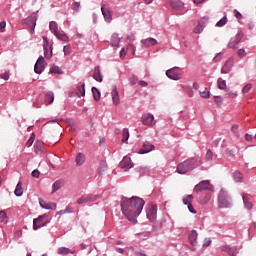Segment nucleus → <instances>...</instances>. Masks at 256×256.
Returning a JSON list of instances; mask_svg holds the SVG:
<instances>
[{
  "mask_svg": "<svg viewBox=\"0 0 256 256\" xmlns=\"http://www.w3.org/2000/svg\"><path fill=\"white\" fill-rule=\"evenodd\" d=\"M120 205L121 211L128 221L137 223V216L141 215V211L145 207V200L137 196L131 198L123 197Z\"/></svg>",
  "mask_w": 256,
  "mask_h": 256,
  "instance_id": "f257e3e1",
  "label": "nucleus"
},
{
  "mask_svg": "<svg viewBox=\"0 0 256 256\" xmlns=\"http://www.w3.org/2000/svg\"><path fill=\"white\" fill-rule=\"evenodd\" d=\"M201 165V158H191L186 160L177 166V173L180 175H185L188 171H193V169L199 167Z\"/></svg>",
  "mask_w": 256,
  "mask_h": 256,
  "instance_id": "f03ea898",
  "label": "nucleus"
},
{
  "mask_svg": "<svg viewBox=\"0 0 256 256\" xmlns=\"http://www.w3.org/2000/svg\"><path fill=\"white\" fill-rule=\"evenodd\" d=\"M218 207L219 209H229L233 207V198L229 195V192L225 189H221L218 194Z\"/></svg>",
  "mask_w": 256,
  "mask_h": 256,
  "instance_id": "7ed1b4c3",
  "label": "nucleus"
},
{
  "mask_svg": "<svg viewBox=\"0 0 256 256\" xmlns=\"http://www.w3.org/2000/svg\"><path fill=\"white\" fill-rule=\"evenodd\" d=\"M195 193H201V191H213V185L209 180H203L198 183L194 188Z\"/></svg>",
  "mask_w": 256,
  "mask_h": 256,
  "instance_id": "20e7f679",
  "label": "nucleus"
},
{
  "mask_svg": "<svg viewBox=\"0 0 256 256\" xmlns=\"http://www.w3.org/2000/svg\"><path fill=\"white\" fill-rule=\"evenodd\" d=\"M141 121H142L143 125H146V127H155V125H157L155 116L151 113L143 114L141 117Z\"/></svg>",
  "mask_w": 256,
  "mask_h": 256,
  "instance_id": "39448f33",
  "label": "nucleus"
},
{
  "mask_svg": "<svg viewBox=\"0 0 256 256\" xmlns=\"http://www.w3.org/2000/svg\"><path fill=\"white\" fill-rule=\"evenodd\" d=\"M99 199V196L93 195V194H88L80 197L77 200L78 205H83V203H93V201H97Z\"/></svg>",
  "mask_w": 256,
  "mask_h": 256,
  "instance_id": "423d86ee",
  "label": "nucleus"
},
{
  "mask_svg": "<svg viewBox=\"0 0 256 256\" xmlns=\"http://www.w3.org/2000/svg\"><path fill=\"white\" fill-rule=\"evenodd\" d=\"M242 40H243V34L239 32L237 36H235L234 38H231L230 42L228 43V48L238 49L239 47H237V45L241 43Z\"/></svg>",
  "mask_w": 256,
  "mask_h": 256,
  "instance_id": "0eeeda50",
  "label": "nucleus"
},
{
  "mask_svg": "<svg viewBox=\"0 0 256 256\" xmlns=\"http://www.w3.org/2000/svg\"><path fill=\"white\" fill-rule=\"evenodd\" d=\"M44 62H45V58H43V56H40L35 63L34 71L38 75H41L43 71H45V65H43Z\"/></svg>",
  "mask_w": 256,
  "mask_h": 256,
  "instance_id": "6e6552de",
  "label": "nucleus"
},
{
  "mask_svg": "<svg viewBox=\"0 0 256 256\" xmlns=\"http://www.w3.org/2000/svg\"><path fill=\"white\" fill-rule=\"evenodd\" d=\"M101 12L102 15L106 21V23H111V21H113V16L111 15V10H109V8H107V5L103 4L101 5Z\"/></svg>",
  "mask_w": 256,
  "mask_h": 256,
  "instance_id": "1a4fd4ad",
  "label": "nucleus"
},
{
  "mask_svg": "<svg viewBox=\"0 0 256 256\" xmlns=\"http://www.w3.org/2000/svg\"><path fill=\"white\" fill-rule=\"evenodd\" d=\"M43 219H45V215H41L33 220L34 231H37L38 229H41V227H45V225H47V223H45Z\"/></svg>",
  "mask_w": 256,
  "mask_h": 256,
  "instance_id": "9d476101",
  "label": "nucleus"
},
{
  "mask_svg": "<svg viewBox=\"0 0 256 256\" xmlns=\"http://www.w3.org/2000/svg\"><path fill=\"white\" fill-rule=\"evenodd\" d=\"M166 76L169 79H172L173 81H179V79H181V74H179V72H177L176 68H171V69L167 70Z\"/></svg>",
  "mask_w": 256,
  "mask_h": 256,
  "instance_id": "9b49d317",
  "label": "nucleus"
},
{
  "mask_svg": "<svg viewBox=\"0 0 256 256\" xmlns=\"http://www.w3.org/2000/svg\"><path fill=\"white\" fill-rule=\"evenodd\" d=\"M153 150H155V145L150 142H144L142 148L139 150V154L145 155V153H151Z\"/></svg>",
  "mask_w": 256,
  "mask_h": 256,
  "instance_id": "f8f14e48",
  "label": "nucleus"
},
{
  "mask_svg": "<svg viewBox=\"0 0 256 256\" xmlns=\"http://www.w3.org/2000/svg\"><path fill=\"white\" fill-rule=\"evenodd\" d=\"M147 217L149 221L152 223L157 221V205H153L148 211H147Z\"/></svg>",
  "mask_w": 256,
  "mask_h": 256,
  "instance_id": "ddd939ff",
  "label": "nucleus"
},
{
  "mask_svg": "<svg viewBox=\"0 0 256 256\" xmlns=\"http://www.w3.org/2000/svg\"><path fill=\"white\" fill-rule=\"evenodd\" d=\"M39 204H40V207H42V209H47L52 211H55V209H57V204L47 202L43 199H39Z\"/></svg>",
  "mask_w": 256,
  "mask_h": 256,
  "instance_id": "4468645a",
  "label": "nucleus"
},
{
  "mask_svg": "<svg viewBox=\"0 0 256 256\" xmlns=\"http://www.w3.org/2000/svg\"><path fill=\"white\" fill-rule=\"evenodd\" d=\"M24 21H25L26 25H28V27H30L31 33L32 34L35 33V26L37 25V18L31 16V17L26 18Z\"/></svg>",
  "mask_w": 256,
  "mask_h": 256,
  "instance_id": "2eb2a0df",
  "label": "nucleus"
},
{
  "mask_svg": "<svg viewBox=\"0 0 256 256\" xmlns=\"http://www.w3.org/2000/svg\"><path fill=\"white\" fill-rule=\"evenodd\" d=\"M231 69H233V58H229L221 69V73L227 74L231 73Z\"/></svg>",
  "mask_w": 256,
  "mask_h": 256,
  "instance_id": "dca6fc26",
  "label": "nucleus"
},
{
  "mask_svg": "<svg viewBox=\"0 0 256 256\" xmlns=\"http://www.w3.org/2000/svg\"><path fill=\"white\" fill-rule=\"evenodd\" d=\"M93 79L98 81V83L103 82V74H101V68H99V66H96L94 69Z\"/></svg>",
  "mask_w": 256,
  "mask_h": 256,
  "instance_id": "f3484780",
  "label": "nucleus"
},
{
  "mask_svg": "<svg viewBox=\"0 0 256 256\" xmlns=\"http://www.w3.org/2000/svg\"><path fill=\"white\" fill-rule=\"evenodd\" d=\"M120 165L122 169H131V167H133L131 165V158L128 156L123 158V160L120 162Z\"/></svg>",
  "mask_w": 256,
  "mask_h": 256,
  "instance_id": "a211bd4d",
  "label": "nucleus"
},
{
  "mask_svg": "<svg viewBox=\"0 0 256 256\" xmlns=\"http://www.w3.org/2000/svg\"><path fill=\"white\" fill-rule=\"evenodd\" d=\"M112 100L114 105H119L120 99H119V92L117 91V86H113Z\"/></svg>",
  "mask_w": 256,
  "mask_h": 256,
  "instance_id": "6ab92c4d",
  "label": "nucleus"
},
{
  "mask_svg": "<svg viewBox=\"0 0 256 256\" xmlns=\"http://www.w3.org/2000/svg\"><path fill=\"white\" fill-rule=\"evenodd\" d=\"M142 45L145 47H153V45H157V40L154 38H147L141 41Z\"/></svg>",
  "mask_w": 256,
  "mask_h": 256,
  "instance_id": "aec40b11",
  "label": "nucleus"
},
{
  "mask_svg": "<svg viewBox=\"0 0 256 256\" xmlns=\"http://www.w3.org/2000/svg\"><path fill=\"white\" fill-rule=\"evenodd\" d=\"M75 163H76L77 167H81V165H83V163H85V154L79 152L76 155Z\"/></svg>",
  "mask_w": 256,
  "mask_h": 256,
  "instance_id": "412c9836",
  "label": "nucleus"
},
{
  "mask_svg": "<svg viewBox=\"0 0 256 256\" xmlns=\"http://www.w3.org/2000/svg\"><path fill=\"white\" fill-rule=\"evenodd\" d=\"M209 201H211V193H206L199 197V203H201V205H207Z\"/></svg>",
  "mask_w": 256,
  "mask_h": 256,
  "instance_id": "4be33fe9",
  "label": "nucleus"
},
{
  "mask_svg": "<svg viewBox=\"0 0 256 256\" xmlns=\"http://www.w3.org/2000/svg\"><path fill=\"white\" fill-rule=\"evenodd\" d=\"M197 237H198L197 230H192V232L189 235V241L193 247L197 245Z\"/></svg>",
  "mask_w": 256,
  "mask_h": 256,
  "instance_id": "5701e85b",
  "label": "nucleus"
},
{
  "mask_svg": "<svg viewBox=\"0 0 256 256\" xmlns=\"http://www.w3.org/2000/svg\"><path fill=\"white\" fill-rule=\"evenodd\" d=\"M73 253H75V250H71L67 247H60L58 248V255H73Z\"/></svg>",
  "mask_w": 256,
  "mask_h": 256,
  "instance_id": "b1692460",
  "label": "nucleus"
},
{
  "mask_svg": "<svg viewBox=\"0 0 256 256\" xmlns=\"http://www.w3.org/2000/svg\"><path fill=\"white\" fill-rule=\"evenodd\" d=\"M49 29L54 35H57L59 33V25L55 21L50 22Z\"/></svg>",
  "mask_w": 256,
  "mask_h": 256,
  "instance_id": "393cba45",
  "label": "nucleus"
},
{
  "mask_svg": "<svg viewBox=\"0 0 256 256\" xmlns=\"http://www.w3.org/2000/svg\"><path fill=\"white\" fill-rule=\"evenodd\" d=\"M120 41H121V39L119 38V35L113 34L111 37L110 43H111L112 47H119Z\"/></svg>",
  "mask_w": 256,
  "mask_h": 256,
  "instance_id": "a878e982",
  "label": "nucleus"
},
{
  "mask_svg": "<svg viewBox=\"0 0 256 256\" xmlns=\"http://www.w3.org/2000/svg\"><path fill=\"white\" fill-rule=\"evenodd\" d=\"M61 187H63V180H57L52 185V193H57V191H59V189H61Z\"/></svg>",
  "mask_w": 256,
  "mask_h": 256,
  "instance_id": "bb28decb",
  "label": "nucleus"
},
{
  "mask_svg": "<svg viewBox=\"0 0 256 256\" xmlns=\"http://www.w3.org/2000/svg\"><path fill=\"white\" fill-rule=\"evenodd\" d=\"M242 199H243L244 207L246 209H253V203L249 201V197L247 195L243 194Z\"/></svg>",
  "mask_w": 256,
  "mask_h": 256,
  "instance_id": "cd10ccee",
  "label": "nucleus"
},
{
  "mask_svg": "<svg viewBox=\"0 0 256 256\" xmlns=\"http://www.w3.org/2000/svg\"><path fill=\"white\" fill-rule=\"evenodd\" d=\"M183 2L182 1H175V0H171L170 1V6L172 7V9H183Z\"/></svg>",
  "mask_w": 256,
  "mask_h": 256,
  "instance_id": "c85d7f7f",
  "label": "nucleus"
},
{
  "mask_svg": "<svg viewBox=\"0 0 256 256\" xmlns=\"http://www.w3.org/2000/svg\"><path fill=\"white\" fill-rule=\"evenodd\" d=\"M223 251H226L229 256H237V249L230 247V246H225L223 248Z\"/></svg>",
  "mask_w": 256,
  "mask_h": 256,
  "instance_id": "c756f323",
  "label": "nucleus"
},
{
  "mask_svg": "<svg viewBox=\"0 0 256 256\" xmlns=\"http://www.w3.org/2000/svg\"><path fill=\"white\" fill-rule=\"evenodd\" d=\"M14 195H16V197H21L23 195V186L21 185V182L16 185Z\"/></svg>",
  "mask_w": 256,
  "mask_h": 256,
  "instance_id": "7c9ffc66",
  "label": "nucleus"
},
{
  "mask_svg": "<svg viewBox=\"0 0 256 256\" xmlns=\"http://www.w3.org/2000/svg\"><path fill=\"white\" fill-rule=\"evenodd\" d=\"M217 85L218 88L222 91H225V89H227V81L223 80V78H218Z\"/></svg>",
  "mask_w": 256,
  "mask_h": 256,
  "instance_id": "2f4dec72",
  "label": "nucleus"
},
{
  "mask_svg": "<svg viewBox=\"0 0 256 256\" xmlns=\"http://www.w3.org/2000/svg\"><path fill=\"white\" fill-rule=\"evenodd\" d=\"M53 101H55V95L53 94V92H48L45 95V103H53Z\"/></svg>",
  "mask_w": 256,
  "mask_h": 256,
  "instance_id": "473e14b6",
  "label": "nucleus"
},
{
  "mask_svg": "<svg viewBox=\"0 0 256 256\" xmlns=\"http://www.w3.org/2000/svg\"><path fill=\"white\" fill-rule=\"evenodd\" d=\"M76 95H78V97H85V84L77 87Z\"/></svg>",
  "mask_w": 256,
  "mask_h": 256,
  "instance_id": "72a5a7b5",
  "label": "nucleus"
},
{
  "mask_svg": "<svg viewBox=\"0 0 256 256\" xmlns=\"http://www.w3.org/2000/svg\"><path fill=\"white\" fill-rule=\"evenodd\" d=\"M92 93L95 101H99L101 99V92L96 87H92Z\"/></svg>",
  "mask_w": 256,
  "mask_h": 256,
  "instance_id": "f704fd0d",
  "label": "nucleus"
},
{
  "mask_svg": "<svg viewBox=\"0 0 256 256\" xmlns=\"http://www.w3.org/2000/svg\"><path fill=\"white\" fill-rule=\"evenodd\" d=\"M122 136H123L122 143H127V141H129V129L128 128L123 129Z\"/></svg>",
  "mask_w": 256,
  "mask_h": 256,
  "instance_id": "c9c22d12",
  "label": "nucleus"
},
{
  "mask_svg": "<svg viewBox=\"0 0 256 256\" xmlns=\"http://www.w3.org/2000/svg\"><path fill=\"white\" fill-rule=\"evenodd\" d=\"M234 179L237 183H241L243 181V174L239 171L234 172Z\"/></svg>",
  "mask_w": 256,
  "mask_h": 256,
  "instance_id": "e433bc0d",
  "label": "nucleus"
},
{
  "mask_svg": "<svg viewBox=\"0 0 256 256\" xmlns=\"http://www.w3.org/2000/svg\"><path fill=\"white\" fill-rule=\"evenodd\" d=\"M50 73H55L56 75H63V70L59 66H53L50 68Z\"/></svg>",
  "mask_w": 256,
  "mask_h": 256,
  "instance_id": "4c0bfd02",
  "label": "nucleus"
},
{
  "mask_svg": "<svg viewBox=\"0 0 256 256\" xmlns=\"http://www.w3.org/2000/svg\"><path fill=\"white\" fill-rule=\"evenodd\" d=\"M183 203L185 205H192L193 203V195H187L186 197L183 198Z\"/></svg>",
  "mask_w": 256,
  "mask_h": 256,
  "instance_id": "58836bf2",
  "label": "nucleus"
},
{
  "mask_svg": "<svg viewBox=\"0 0 256 256\" xmlns=\"http://www.w3.org/2000/svg\"><path fill=\"white\" fill-rule=\"evenodd\" d=\"M205 161H207V163H211L213 161V152L211 150L206 152Z\"/></svg>",
  "mask_w": 256,
  "mask_h": 256,
  "instance_id": "ea45409f",
  "label": "nucleus"
},
{
  "mask_svg": "<svg viewBox=\"0 0 256 256\" xmlns=\"http://www.w3.org/2000/svg\"><path fill=\"white\" fill-rule=\"evenodd\" d=\"M105 171H107V164L105 162H101L98 171L99 175H103Z\"/></svg>",
  "mask_w": 256,
  "mask_h": 256,
  "instance_id": "a19ab883",
  "label": "nucleus"
},
{
  "mask_svg": "<svg viewBox=\"0 0 256 256\" xmlns=\"http://www.w3.org/2000/svg\"><path fill=\"white\" fill-rule=\"evenodd\" d=\"M33 143H35V132H32L30 138L26 142V147H31V145H33Z\"/></svg>",
  "mask_w": 256,
  "mask_h": 256,
  "instance_id": "79ce46f5",
  "label": "nucleus"
},
{
  "mask_svg": "<svg viewBox=\"0 0 256 256\" xmlns=\"http://www.w3.org/2000/svg\"><path fill=\"white\" fill-rule=\"evenodd\" d=\"M227 25V16H224L220 21L216 23V27H225Z\"/></svg>",
  "mask_w": 256,
  "mask_h": 256,
  "instance_id": "37998d69",
  "label": "nucleus"
},
{
  "mask_svg": "<svg viewBox=\"0 0 256 256\" xmlns=\"http://www.w3.org/2000/svg\"><path fill=\"white\" fill-rule=\"evenodd\" d=\"M67 213H73V208L71 206H67L66 209L60 210L58 215H65Z\"/></svg>",
  "mask_w": 256,
  "mask_h": 256,
  "instance_id": "c03bdc74",
  "label": "nucleus"
},
{
  "mask_svg": "<svg viewBox=\"0 0 256 256\" xmlns=\"http://www.w3.org/2000/svg\"><path fill=\"white\" fill-rule=\"evenodd\" d=\"M55 37H58L60 39V41H64L67 43V41H69V37L65 34H59V32L57 34H55Z\"/></svg>",
  "mask_w": 256,
  "mask_h": 256,
  "instance_id": "a18cd8bd",
  "label": "nucleus"
},
{
  "mask_svg": "<svg viewBox=\"0 0 256 256\" xmlns=\"http://www.w3.org/2000/svg\"><path fill=\"white\" fill-rule=\"evenodd\" d=\"M194 33H201L203 31V22H198V25L194 28Z\"/></svg>",
  "mask_w": 256,
  "mask_h": 256,
  "instance_id": "49530a36",
  "label": "nucleus"
},
{
  "mask_svg": "<svg viewBox=\"0 0 256 256\" xmlns=\"http://www.w3.org/2000/svg\"><path fill=\"white\" fill-rule=\"evenodd\" d=\"M250 89H253V84L248 83L246 84L243 89H242V93L246 94L249 93Z\"/></svg>",
  "mask_w": 256,
  "mask_h": 256,
  "instance_id": "de8ad7c7",
  "label": "nucleus"
},
{
  "mask_svg": "<svg viewBox=\"0 0 256 256\" xmlns=\"http://www.w3.org/2000/svg\"><path fill=\"white\" fill-rule=\"evenodd\" d=\"M126 51L131 55H135V46L133 44H128Z\"/></svg>",
  "mask_w": 256,
  "mask_h": 256,
  "instance_id": "09e8293b",
  "label": "nucleus"
},
{
  "mask_svg": "<svg viewBox=\"0 0 256 256\" xmlns=\"http://www.w3.org/2000/svg\"><path fill=\"white\" fill-rule=\"evenodd\" d=\"M43 49L44 51H47V49H49V38H47V36H43Z\"/></svg>",
  "mask_w": 256,
  "mask_h": 256,
  "instance_id": "8fccbe9b",
  "label": "nucleus"
},
{
  "mask_svg": "<svg viewBox=\"0 0 256 256\" xmlns=\"http://www.w3.org/2000/svg\"><path fill=\"white\" fill-rule=\"evenodd\" d=\"M200 97H203V99H209L210 94L209 91H207V88H205L204 91L200 92Z\"/></svg>",
  "mask_w": 256,
  "mask_h": 256,
  "instance_id": "3c124183",
  "label": "nucleus"
},
{
  "mask_svg": "<svg viewBox=\"0 0 256 256\" xmlns=\"http://www.w3.org/2000/svg\"><path fill=\"white\" fill-rule=\"evenodd\" d=\"M5 219H7V213L5 212V210H1L0 211V223H3V221H5Z\"/></svg>",
  "mask_w": 256,
  "mask_h": 256,
  "instance_id": "603ef678",
  "label": "nucleus"
},
{
  "mask_svg": "<svg viewBox=\"0 0 256 256\" xmlns=\"http://www.w3.org/2000/svg\"><path fill=\"white\" fill-rule=\"evenodd\" d=\"M44 57H46V59H51V57H53V51H49V49L44 50Z\"/></svg>",
  "mask_w": 256,
  "mask_h": 256,
  "instance_id": "864d4df0",
  "label": "nucleus"
},
{
  "mask_svg": "<svg viewBox=\"0 0 256 256\" xmlns=\"http://www.w3.org/2000/svg\"><path fill=\"white\" fill-rule=\"evenodd\" d=\"M221 59H223V53H218V54L214 57L213 61H214V63H219V61H221Z\"/></svg>",
  "mask_w": 256,
  "mask_h": 256,
  "instance_id": "5fc2aeb1",
  "label": "nucleus"
},
{
  "mask_svg": "<svg viewBox=\"0 0 256 256\" xmlns=\"http://www.w3.org/2000/svg\"><path fill=\"white\" fill-rule=\"evenodd\" d=\"M80 7H81V4L79 2H74L72 4L73 11H79Z\"/></svg>",
  "mask_w": 256,
  "mask_h": 256,
  "instance_id": "6e6d98bb",
  "label": "nucleus"
},
{
  "mask_svg": "<svg viewBox=\"0 0 256 256\" xmlns=\"http://www.w3.org/2000/svg\"><path fill=\"white\" fill-rule=\"evenodd\" d=\"M214 101L216 105H221L223 103V98H221V96H215Z\"/></svg>",
  "mask_w": 256,
  "mask_h": 256,
  "instance_id": "4d7b16f0",
  "label": "nucleus"
},
{
  "mask_svg": "<svg viewBox=\"0 0 256 256\" xmlns=\"http://www.w3.org/2000/svg\"><path fill=\"white\" fill-rule=\"evenodd\" d=\"M0 79H4L5 81H9V72H4L0 74Z\"/></svg>",
  "mask_w": 256,
  "mask_h": 256,
  "instance_id": "13d9d810",
  "label": "nucleus"
},
{
  "mask_svg": "<svg viewBox=\"0 0 256 256\" xmlns=\"http://www.w3.org/2000/svg\"><path fill=\"white\" fill-rule=\"evenodd\" d=\"M64 55H69L71 53V46L67 45L63 48Z\"/></svg>",
  "mask_w": 256,
  "mask_h": 256,
  "instance_id": "bf43d9fd",
  "label": "nucleus"
},
{
  "mask_svg": "<svg viewBox=\"0 0 256 256\" xmlns=\"http://www.w3.org/2000/svg\"><path fill=\"white\" fill-rule=\"evenodd\" d=\"M234 15L236 19H243V14H241L237 9L234 10Z\"/></svg>",
  "mask_w": 256,
  "mask_h": 256,
  "instance_id": "052dcab7",
  "label": "nucleus"
},
{
  "mask_svg": "<svg viewBox=\"0 0 256 256\" xmlns=\"http://www.w3.org/2000/svg\"><path fill=\"white\" fill-rule=\"evenodd\" d=\"M247 55V52H245V49H239L238 50V56L243 58Z\"/></svg>",
  "mask_w": 256,
  "mask_h": 256,
  "instance_id": "680f3d73",
  "label": "nucleus"
},
{
  "mask_svg": "<svg viewBox=\"0 0 256 256\" xmlns=\"http://www.w3.org/2000/svg\"><path fill=\"white\" fill-rule=\"evenodd\" d=\"M131 85H137V81H139V78L137 76H132L130 78Z\"/></svg>",
  "mask_w": 256,
  "mask_h": 256,
  "instance_id": "e2e57ef3",
  "label": "nucleus"
},
{
  "mask_svg": "<svg viewBox=\"0 0 256 256\" xmlns=\"http://www.w3.org/2000/svg\"><path fill=\"white\" fill-rule=\"evenodd\" d=\"M188 211L190 213H193V215H195L197 213V211L195 210V208L193 207V204H188Z\"/></svg>",
  "mask_w": 256,
  "mask_h": 256,
  "instance_id": "0e129e2a",
  "label": "nucleus"
},
{
  "mask_svg": "<svg viewBox=\"0 0 256 256\" xmlns=\"http://www.w3.org/2000/svg\"><path fill=\"white\" fill-rule=\"evenodd\" d=\"M211 245V238H205L203 247H209Z\"/></svg>",
  "mask_w": 256,
  "mask_h": 256,
  "instance_id": "69168bd1",
  "label": "nucleus"
},
{
  "mask_svg": "<svg viewBox=\"0 0 256 256\" xmlns=\"http://www.w3.org/2000/svg\"><path fill=\"white\" fill-rule=\"evenodd\" d=\"M40 172L39 170H33L32 171V177H35L36 179H39Z\"/></svg>",
  "mask_w": 256,
  "mask_h": 256,
  "instance_id": "338daca9",
  "label": "nucleus"
},
{
  "mask_svg": "<svg viewBox=\"0 0 256 256\" xmlns=\"http://www.w3.org/2000/svg\"><path fill=\"white\" fill-rule=\"evenodd\" d=\"M226 97H231V98L233 99V98L237 97V93L228 92V93L226 94Z\"/></svg>",
  "mask_w": 256,
  "mask_h": 256,
  "instance_id": "774afa93",
  "label": "nucleus"
}]
</instances>
